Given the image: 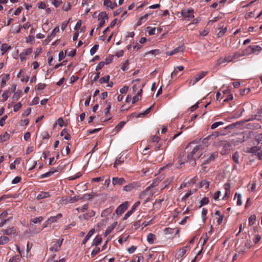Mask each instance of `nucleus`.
Here are the masks:
<instances>
[{"label":"nucleus","instance_id":"5701e85b","mask_svg":"<svg viewBox=\"0 0 262 262\" xmlns=\"http://www.w3.org/2000/svg\"><path fill=\"white\" fill-rule=\"evenodd\" d=\"M15 232H16V230L14 228V227H13L3 230V234L4 235H10L15 234Z\"/></svg>","mask_w":262,"mask_h":262},{"label":"nucleus","instance_id":"6e6552de","mask_svg":"<svg viewBox=\"0 0 262 262\" xmlns=\"http://www.w3.org/2000/svg\"><path fill=\"white\" fill-rule=\"evenodd\" d=\"M247 151L248 152L252 153L259 157L262 156V151L260 150V148L258 146H254L249 148Z\"/></svg>","mask_w":262,"mask_h":262},{"label":"nucleus","instance_id":"a19ab883","mask_svg":"<svg viewBox=\"0 0 262 262\" xmlns=\"http://www.w3.org/2000/svg\"><path fill=\"white\" fill-rule=\"evenodd\" d=\"M10 47L8 46L7 43H3L1 46V51L3 52L2 54L6 53L9 49Z\"/></svg>","mask_w":262,"mask_h":262},{"label":"nucleus","instance_id":"58836bf2","mask_svg":"<svg viewBox=\"0 0 262 262\" xmlns=\"http://www.w3.org/2000/svg\"><path fill=\"white\" fill-rule=\"evenodd\" d=\"M20 257L19 255H14L11 257L9 260V262H20Z\"/></svg>","mask_w":262,"mask_h":262},{"label":"nucleus","instance_id":"052dcab7","mask_svg":"<svg viewBox=\"0 0 262 262\" xmlns=\"http://www.w3.org/2000/svg\"><path fill=\"white\" fill-rule=\"evenodd\" d=\"M82 198H79V196H71L70 198L69 202L70 203H73L74 202H77L78 200L81 199Z\"/></svg>","mask_w":262,"mask_h":262},{"label":"nucleus","instance_id":"2eb2a0df","mask_svg":"<svg viewBox=\"0 0 262 262\" xmlns=\"http://www.w3.org/2000/svg\"><path fill=\"white\" fill-rule=\"evenodd\" d=\"M112 183L113 185H122L125 183V180L123 178L113 177Z\"/></svg>","mask_w":262,"mask_h":262},{"label":"nucleus","instance_id":"412c9836","mask_svg":"<svg viewBox=\"0 0 262 262\" xmlns=\"http://www.w3.org/2000/svg\"><path fill=\"white\" fill-rule=\"evenodd\" d=\"M113 210H114V207L113 206H111V207L104 209V210H103V211L101 213V216L102 217L107 216L108 215L110 214L112 212Z\"/></svg>","mask_w":262,"mask_h":262},{"label":"nucleus","instance_id":"393cba45","mask_svg":"<svg viewBox=\"0 0 262 262\" xmlns=\"http://www.w3.org/2000/svg\"><path fill=\"white\" fill-rule=\"evenodd\" d=\"M59 31V27H56L53 29L51 34L48 36V39L49 41H50L52 39V38L55 37L56 33H58Z\"/></svg>","mask_w":262,"mask_h":262},{"label":"nucleus","instance_id":"b1692460","mask_svg":"<svg viewBox=\"0 0 262 262\" xmlns=\"http://www.w3.org/2000/svg\"><path fill=\"white\" fill-rule=\"evenodd\" d=\"M51 196L49 192H41L39 194H38L37 196V199L41 200L47 198H49Z\"/></svg>","mask_w":262,"mask_h":262},{"label":"nucleus","instance_id":"9d476101","mask_svg":"<svg viewBox=\"0 0 262 262\" xmlns=\"http://www.w3.org/2000/svg\"><path fill=\"white\" fill-rule=\"evenodd\" d=\"M185 47L184 46H181L169 52H167L166 54L168 56H171L179 52H183L185 51Z\"/></svg>","mask_w":262,"mask_h":262},{"label":"nucleus","instance_id":"f8f14e48","mask_svg":"<svg viewBox=\"0 0 262 262\" xmlns=\"http://www.w3.org/2000/svg\"><path fill=\"white\" fill-rule=\"evenodd\" d=\"M62 217V214L60 213H58L55 216L49 217L46 221V223L47 224L51 225L52 223L56 222L58 220L61 219Z\"/></svg>","mask_w":262,"mask_h":262},{"label":"nucleus","instance_id":"338daca9","mask_svg":"<svg viewBox=\"0 0 262 262\" xmlns=\"http://www.w3.org/2000/svg\"><path fill=\"white\" fill-rule=\"evenodd\" d=\"M21 106H22V104L20 102L17 103L13 107L14 111L15 112H17L21 108Z\"/></svg>","mask_w":262,"mask_h":262},{"label":"nucleus","instance_id":"aec40b11","mask_svg":"<svg viewBox=\"0 0 262 262\" xmlns=\"http://www.w3.org/2000/svg\"><path fill=\"white\" fill-rule=\"evenodd\" d=\"M95 232V229H92L90 230L86 235L84 238L83 240L82 241V244L84 245L86 243L88 242V241L90 239V238L93 235V234Z\"/></svg>","mask_w":262,"mask_h":262},{"label":"nucleus","instance_id":"c85d7f7f","mask_svg":"<svg viewBox=\"0 0 262 262\" xmlns=\"http://www.w3.org/2000/svg\"><path fill=\"white\" fill-rule=\"evenodd\" d=\"M61 136H64L65 140H69L71 139V135L67 132L66 129H63L60 133Z\"/></svg>","mask_w":262,"mask_h":262},{"label":"nucleus","instance_id":"a18cd8bd","mask_svg":"<svg viewBox=\"0 0 262 262\" xmlns=\"http://www.w3.org/2000/svg\"><path fill=\"white\" fill-rule=\"evenodd\" d=\"M175 229L170 228H166L164 230V232L165 234H172L174 233Z\"/></svg>","mask_w":262,"mask_h":262},{"label":"nucleus","instance_id":"864d4df0","mask_svg":"<svg viewBox=\"0 0 262 262\" xmlns=\"http://www.w3.org/2000/svg\"><path fill=\"white\" fill-rule=\"evenodd\" d=\"M256 220L255 215H252L249 218V224L251 226L255 223Z\"/></svg>","mask_w":262,"mask_h":262},{"label":"nucleus","instance_id":"e2e57ef3","mask_svg":"<svg viewBox=\"0 0 262 262\" xmlns=\"http://www.w3.org/2000/svg\"><path fill=\"white\" fill-rule=\"evenodd\" d=\"M71 9V5L69 3H64L62 6V10L68 11Z\"/></svg>","mask_w":262,"mask_h":262},{"label":"nucleus","instance_id":"f704fd0d","mask_svg":"<svg viewBox=\"0 0 262 262\" xmlns=\"http://www.w3.org/2000/svg\"><path fill=\"white\" fill-rule=\"evenodd\" d=\"M200 187H203L205 186L206 189H207L209 188V182L206 180H203L200 182Z\"/></svg>","mask_w":262,"mask_h":262},{"label":"nucleus","instance_id":"bf43d9fd","mask_svg":"<svg viewBox=\"0 0 262 262\" xmlns=\"http://www.w3.org/2000/svg\"><path fill=\"white\" fill-rule=\"evenodd\" d=\"M52 4L56 7H58L61 4V0H52Z\"/></svg>","mask_w":262,"mask_h":262},{"label":"nucleus","instance_id":"bb28decb","mask_svg":"<svg viewBox=\"0 0 262 262\" xmlns=\"http://www.w3.org/2000/svg\"><path fill=\"white\" fill-rule=\"evenodd\" d=\"M125 124V122L124 121L120 122L114 128V132H115V133H118L123 128Z\"/></svg>","mask_w":262,"mask_h":262},{"label":"nucleus","instance_id":"6ab92c4d","mask_svg":"<svg viewBox=\"0 0 262 262\" xmlns=\"http://www.w3.org/2000/svg\"><path fill=\"white\" fill-rule=\"evenodd\" d=\"M103 5L107 8H110L111 9H113L117 6L116 2H113L111 0H104Z\"/></svg>","mask_w":262,"mask_h":262},{"label":"nucleus","instance_id":"774afa93","mask_svg":"<svg viewBox=\"0 0 262 262\" xmlns=\"http://www.w3.org/2000/svg\"><path fill=\"white\" fill-rule=\"evenodd\" d=\"M225 63H226L225 57H221L216 61V64L219 66Z\"/></svg>","mask_w":262,"mask_h":262},{"label":"nucleus","instance_id":"ea45409f","mask_svg":"<svg viewBox=\"0 0 262 262\" xmlns=\"http://www.w3.org/2000/svg\"><path fill=\"white\" fill-rule=\"evenodd\" d=\"M238 158H239V154H238V152L236 151L232 155V159L235 163L238 164L239 163Z\"/></svg>","mask_w":262,"mask_h":262},{"label":"nucleus","instance_id":"1a4fd4ad","mask_svg":"<svg viewBox=\"0 0 262 262\" xmlns=\"http://www.w3.org/2000/svg\"><path fill=\"white\" fill-rule=\"evenodd\" d=\"M262 50V48L257 45H253L250 46L247 49V52L248 53H259Z\"/></svg>","mask_w":262,"mask_h":262},{"label":"nucleus","instance_id":"4be33fe9","mask_svg":"<svg viewBox=\"0 0 262 262\" xmlns=\"http://www.w3.org/2000/svg\"><path fill=\"white\" fill-rule=\"evenodd\" d=\"M57 170L56 169H54L53 168H52L49 171L45 173L42 174L40 176V179H43L47 177H51L52 174H53L55 172H56Z\"/></svg>","mask_w":262,"mask_h":262},{"label":"nucleus","instance_id":"8fccbe9b","mask_svg":"<svg viewBox=\"0 0 262 262\" xmlns=\"http://www.w3.org/2000/svg\"><path fill=\"white\" fill-rule=\"evenodd\" d=\"M254 119L257 120H262V109L258 110L257 114H256L255 116Z\"/></svg>","mask_w":262,"mask_h":262},{"label":"nucleus","instance_id":"0eeeda50","mask_svg":"<svg viewBox=\"0 0 262 262\" xmlns=\"http://www.w3.org/2000/svg\"><path fill=\"white\" fill-rule=\"evenodd\" d=\"M128 207V202L126 201L122 204H120L116 209L115 212L116 213L119 215L122 214L127 209Z\"/></svg>","mask_w":262,"mask_h":262},{"label":"nucleus","instance_id":"7c9ffc66","mask_svg":"<svg viewBox=\"0 0 262 262\" xmlns=\"http://www.w3.org/2000/svg\"><path fill=\"white\" fill-rule=\"evenodd\" d=\"M43 220V217L42 216H39L37 217H35L30 220V223L31 224L32 223L34 224H40Z\"/></svg>","mask_w":262,"mask_h":262},{"label":"nucleus","instance_id":"9b49d317","mask_svg":"<svg viewBox=\"0 0 262 262\" xmlns=\"http://www.w3.org/2000/svg\"><path fill=\"white\" fill-rule=\"evenodd\" d=\"M111 108V103L108 102L107 103L106 107L104 110V115L106 117V119L104 120V121H108L112 118V115L110 113Z\"/></svg>","mask_w":262,"mask_h":262},{"label":"nucleus","instance_id":"4c0bfd02","mask_svg":"<svg viewBox=\"0 0 262 262\" xmlns=\"http://www.w3.org/2000/svg\"><path fill=\"white\" fill-rule=\"evenodd\" d=\"M209 199L207 197H204L201 201H200V206H199L200 208L202 207L203 206L205 205H207L209 203Z\"/></svg>","mask_w":262,"mask_h":262},{"label":"nucleus","instance_id":"5fc2aeb1","mask_svg":"<svg viewBox=\"0 0 262 262\" xmlns=\"http://www.w3.org/2000/svg\"><path fill=\"white\" fill-rule=\"evenodd\" d=\"M12 219V217H10L8 219L5 218L0 219L2 221L0 222V228L3 227L7 222L9 221Z\"/></svg>","mask_w":262,"mask_h":262},{"label":"nucleus","instance_id":"3c124183","mask_svg":"<svg viewBox=\"0 0 262 262\" xmlns=\"http://www.w3.org/2000/svg\"><path fill=\"white\" fill-rule=\"evenodd\" d=\"M99 48L98 45H95L90 50L91 55H93L98 50Z\"/></svg>","mask_w":262,"mask_h":262},{"label":"nucleus","instance_id":"a878e982","mask_svg":"<svg viewBox=\"0 0 262 262\" xmlns=\"http://www.w3.org/2000/svg\"><path fill=\"white\" fill-rule=\"evenodd\" d=\"M95 212L93 210H91L89 211L88 213L84 214L82 217L84 220H89L90 218L95 216Z\"/></svg>","mask_w":262,"mask_h":262},{"label":"nucleus","instance_id":"4d7b16f0","mask_svg":"<svg viewBox=\"0 0 262 262\" xmlns=\"http://www.w3.org/2000/svg\"><path fill=\"white\" fill-rule=\"evenodd\" d=\"M57 124H58L60 127H62L64 125V121L62 118H59L55 124L54 125V127L56 126Z\"/></svg>","mask_w":262,"mask_h":262},{"label":"nucleus","instance_id":"f257e3e1","mask_svg":"<svg viewBox=\"0 0 262 262\" xmlns=\"http://www.w3.org/2000/svg\"><path fill=\"white\" fill-rule=\"evenodd\" d=\"M202 155V150L201 145H196L194 147L192 151L187 155V162H193V164H196L195 160L199 159Z\"/></svg>","mask_w":262,"mask_h":262},{"label":"nucleus","instance_id":"cd10ccee","mask_svg":"<svg viewBox=\"0 0 262 262\" xmlns=\"http://www.w3.org/2000/svg\"><path fill=\"white\" fill-rule=\"evenodd\" d=\"M102 238L100 235H97L93 240V246H98L102 242Z\"/></svg>","mask_w":262,"mask_h":262},{"label":"nucleus","instance_id":"e433bc0d","mask_svg":"<svg viewBox=\"0 0 262 262\" xmlns=\"http://www.w3.org/2000/svg\"><path fill=\"white\" fill-rule=\"evenodd\" d=\"M9 241V238L5 236H2L0 237V245H4L7 244Z\"/></svg>","mask_w":262,"mask_h":262},{"label":"nucleus","instance_id":"680f3d73","mask_svg":"<svg viewBox=\"0 0 262 262\" xmlns=\"http://www.w3.org/2000/svg\"><path fill=\"white\" fill-rule=\"evenodd\" d=\"M151 108H152V106H151L150 107H149L148 108H147L143 113H141L139 114L138 115L137 117H141V116H144V115L148 114L150 112V110H151Z\"/></svg>","mask_w":262,"mask_h":262},{"label":"nucleus","instance_id":"f03ea898","mask_svg":"<svg viewBox=\"0 0 262 262\" xmlns=\"http://www.w3.org/2000/svg\"><path fill=\"white\" fill-rule=\"evenodd\" d=\"M220 145L222 146V148L220 151V154L222 155H226L228 154L231 149L232 145L227 141H221L220 142Z\"/></svg>","mask_w":262,"mask_h":262},{"label":"nucleus","instance_id":"dca6fc26","mask_svg":"<svg viewBox=\"0 0 262 262\" xmlns=\"http://www.w3.org/2000/svg\"><path fill=\"white\" fill-rule=\"evenodd\" d=\"M32 52V48H28L25 50L23 52L19 54L20 59L21 61L25 60L26 58V56L31 54Z\"/></svg>","mask_w":262,"mask_h":262},{"label":"nucleus","instance_id":"09e8293b","mask_svg":"<svg viewBox=\"0 0 262 262\" xmlns=\"http://www.w3.org/2000/svg\"><path fill=\"white\" fill-rule=\"evenodd\" d=\"M94 196V193L93 192H92L90 193H85L82 197V199H84V200H89V199L93 198Z\"/></svg>","mask_w":262,"mask_h":262},{"label":"nucleus","instance_id":"f3484780","mask_svg":"<svg viewBox=\"0 0 262 262\" xmlns=\"http://www.w3.org/2000/svg\"><path fill=\"white\" fill-rule=\"evenodd\" d=\"M189 248V246H186L180 249L177 252L176 256L177 259L182 258L186 253L187 249Z\"/></svg>","mask_w":262,"mask_h":262},{"label":"nucleus","instance_id":"473e14b6","mask_svg":"<svg viewBox=\"0 0 262 262\" xmlns=\"http://www.w3.org/2000/svg\"><path fill=\"white\" fill-rule=\"evenodd\" d=\"M155 235L152 233H149L147 236V241L150 244L154 243V239L155 238Z\"/></svg>","mask_w":262,"mask_h":262},{"label":"nucleus","instance_id":"7ed1b4c3","mask_svg":"<svg viewBox=\"0 0 262 262\" xmlns=\"http://www.w3.org/2000/svg\"><path fill=\"white\" fill-rule=\"evenodd\" d=\"M194 10L192 8L184 9L181 12V15L187 20H190L194 18Z\"/></svg>","mask_w":262,"mask_h":262},{"label":"nucleus","instance_id":"20e7f679","mask_svg":"<svg viewBox=\"0 0 262 262\" xmlns=\"http://www.w3.org/2000/svg\"><path fill=\"white\" fill-rule=\"evenodd\" d=\"M63 241V238L61 239H54L52 243L54 244L50 248V250L54 252H57L59 251Z\"/></svg>","mask_w":262,"mask_h":262},{"label":"nucleus","instance_id":"423d86ee","mask_svg":"<svg viewBox=\"0 0 262 262\" xmlns=\"http://www.w3.org/2000/svg\"><path fill=\"white\" fill-rule=\"evenodd\" d=\"M107 19V15L105 12H102L98 15V20H99V24L97 28V30L102 27L105 24V19Z\"/></svg>","mask_w":262,"mask_h":262},{"label":"nucleus","instance_id":"69168bd1","mask_svg":"<svg viewBox=\"0 0 262 262\" xmlns=\"http://www.w3.org/2000/svg\"><path fill=\"white\" fill-rule=\"evenodd\" d=\"M207 212H208V210L206 208H203L202 211V219L204 221V222L206 220V215L207 214Z\"/></svg>","mask_w":262,"mask_h":262},{"label":"nucleus","instance_id":"a211bd4d","mask_svg":"<svg viewBox=\"0 0 262 262\" xmlns=\"http://www.w3.org/2000/svg\"><path fill=\"white\" fill-rule=\"evenodd\" d=\"M224 189H225V193L223 198V200H226L229 197L230 193V184L229 183H226L224 185Z\"/></svg>","mask_w":262,"mask_h":262},{"label":"nucleus","instance_id":"72a5a7b5","mask_svg":"<svg viewBox=\"0 0 262 262\" xmlns=\"http://www.w3.org/2000/svg\"><path fill=\"white\" fill-rule=\"evenodd\" d=\"M9 79V74H4L2 79L1 87L5 86L6 81Z\"/></svg>","mask_w":262,"mask_h":262},{"label":"nucleus","instance_id":"0e129e2a","mask_svg":"<svg viewBox=\"0 0 262 262\" xmlns=\"http://www.w3.org/2000/svg\"><path fill=\"white\" fill-rule=\"evenodd\" d=\"M197 180V176L194 177L193 178H192L190 181H188L187 183L189 186H191V185L194 184Z\"/></svg>","mask_w":262,"mask_h":262},{"label":"nucleus","instance_id":"6e6d98bb","mask_svg":"<svg viewBox=\"0 0 262 262\" xmlns=\"http://www.w3.org/2000/svg\"><path fill=\"white\" fill-rule=\"evenodd\" d=\"M21 93V91L15 92L12 97V99L14 100H17L20 98Z\"/></svg>","mask_w":262,"mask_h":262},{"label":"nucleus","instance_id":"2f4dec72","mask_svg":"<svg viewBox=\"0 0 262 262\" xmlns=\"http://www.w3.org/2000/svg\"><path fill=\"white\" fill-rule=\"evenodd\" d=\"M245 54H246L244 53V51H242V52H236L232 56L233 60H237L239 57L244 56Z\"/></svg>","mask_w":262,"mask_h":262},{"label":"nucleus","instance_id":"de8ad7c7","mask_svg":"<svg viewBox=\"0 0 262 262\" xmlns=\"http://www.w3.org/2000/svg\"><path fill=\"white\" fill-rule=\"evenodd\" d=\"M101 251L100 248L98 247H96L94 248L91 253V256L92 257H94L95 255H96L100 251Z\"/></svg>","mask_w":262,"mask_h":262},{"label":"nucleus","instance_id":"49530a36","mask_svg":"<svg viewBox=\"0 0 262 262\" xmlns=\"http://www.w3.org/2000/svg\"><path fill=\"white\" fill-rule=\"evenodd\" d=\"M10 93H11L9 91H7L3 94L2 97L3 99V101H6V100H8V98L10 96Z\"/></svg>","mask_w":262,"mask_h":262},{"label":"nucleus","instance_id":"37998d69","mask_svg":"<svg viewBox=\"0 0 262 262\" xmlns=\"http://www.w3.org/2000/svg\"><path fill=\"white\" fill-rule=\"evenodd\" d=\"M192 193L193 192L191 190L188 191L187 193H186L185 195L182 198L181 201L182 202L185 201Z\"/></svg>","mask_w":262,"mask_h":262},{"label":"nucleus","instance_id":"ddd939ff","mask_svg":"<svg viewBox=\"0 0 262 262\" xmlns=\"http://www.w3.org/2000/svg\"><path fill=\"white\" fill-rule=\"evenodd\" d=\"M138 185L136 182H133L123 187V190L126 192H130L133 189L137 188Z\"/></svg>","mask_w":262,"mask_h":262},{"label":"nucleus","instance_id":"603ef678","mask_svg":"<svg viewBox=\"0 0 262 262\" xmlns=\"http://www.w3.org/2000/svg\"><path fill=\"white\" fill-rule=\"evenodd\" d=\"M46 86V85L45 83H40L35 86V89L36 90L40 91L43 90L45 88Z\"/></svg>","mask_w":262,"mask_h":262},{"label":"nucleus","instance_id":"39448f33","mask_svg":"<svg viewBox=\"0 0 262 262\" xmlns=\"http://www.w3.org/2000/svg\"><path fill=\"white\" fill-rule=\"evenodd\" d=\"M208 74V72L206 71H202L199 73H198L194 77V79L190 80V84L192 85H194L196 82L204 78L207 74Z\"/></svg>","mask_w":262,"mask_h":262},{"label":"nucleus","instance_id":"c756f323","mask_svg":"<svg viewBox=\"0 0 262 262\" xmlns=\"http://www.w3.org/2000/svg\"><path fill=\"white\" fill-rule=\"evenodd\" d=\"M9 138L10 135L7 132H5L3 135H0V142H4L9 140Z\"/></svg>","mask_w":262,"mask_h":262},{"label":"nucleus","instance_id":"79ce46f5","mask_svg":"<svg viewBox=\"0 0 262 262\" xmlns=\"http://www.w3.org/2000/svg\"><path fill=\"white\" fill-rule=\"evenodd\" d=\"M237 197V203L236 204L237 206H241L242 204V201L241 199V194L240 193H237V192L235 194L234 198Z\"/></svg>","mask_w":262,"mask_h":262},{"label":"nucleus","instance_id":"13d9d810","mask_svg":"<svg viewBox=\"0 0 262 262\" xmlns=\"http://www.w3.org/2000/svg\"><path fill=\"white\" fill-rule=\"evenodd\" d=\"M114 56L112 55H110L108 57H106L105 59V61H103L104 62V64H108L110 63H111L113 60Z\"/></svg>","mask_w":262,"mask_h":262},{"label":"nucleus","instance_id":"c9c22d12","mask_svg":"<svg viewBox=\"0 0 262 262\" xmlns=\"http://www.w3.org/2000/svg\"><path fill=\"white\" fill-rule=\"evenodd\" d=\"M110 75L105 76L103 77H101L99 80V82L100 83H106V82H108V81L110 80Z\"/></svg>","mask_w":262,"mask_h":262},{"label":"nucleus","instance_id":"4468645a","mask_svg":"<svg viewBox=\"0 0 262 262\" xmlns=\"http://www.w3.org/2000/svg\"><path fill=\"white\" fill-rule=\"evenodd\" d=\"M159 183V180L158 179H155L153 182L150 184V185L148 187H147L146 188L145 191H142L139 196L140 198H142L144 197L145 195V192L148 191L151 188L155 187V186H157Z\"/></svg>","mask_w":262,"mask_h":262},{"label":"nucleus","instance_id":"c03bdc74","mask_svg":"<svg viewBox=\"0 0 262 262\" xmlns=\"http://www.w3.org/2000/svg\"><path fill=\"white\" fill-rule=\"evenodd\" d=\"M218 157V152L215 151L210 154L209 158V161H213Z\"/></svg>","mask_w":262,"mask_h":262}]
</instances>
